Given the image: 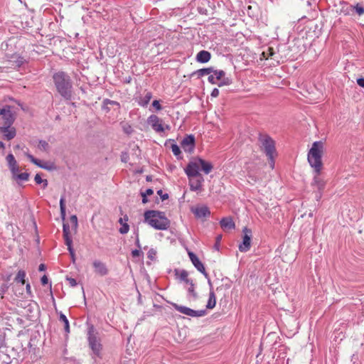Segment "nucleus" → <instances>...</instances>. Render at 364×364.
Returning a JSON list of instances; mask_svg holds the SVG:
<instances>
[{"instance_id":"1","label":"nucleus","mask_w":364,"mask_h":364,"mask_svg":"<svg viewBox=\"0 0 364 364\" xmlns=\"http://www.w3.org/2000/svg\"><path fill=\"white\" fill-rule=\"evenodd\" d=\"M323 150V141H316L313 143L307 154L308 162L311 167L314 168L315 173L311 185L316 188L318 191H323L326 185L325 181L319 176L323 167L321 159Z\"/></svg>"},{"instance_id":"2","label":"nucleus","mask_w":364,"mask_h":364,"mask_svg":"<svg viewBox=\"0 0 364 364\" xmlns=\"http://www.w3.org/2000/svg\"><path fill=\"white\" fill-rule=\"evenodd\" d=\"M53 80L60 96L66 100H70L73 89L70 76L64 71H58L53 75Z\"/></svg>"},{"instance_id":"3","label":"nucleus","mask_w":364,"mask_h":364,"mask_svg":"<svg viewBox=\"0 0 364 364\" xmlns=\"http://www.w3.org/2000/svg\"><path fill=\"white\" fill-rule=\"evenodd\" d=\"M144 223L149 224L156 230H167L170 226V220L166 218L164 212L149 210L145 211Z\"/></svg>"},{"instance_id":"4","label":"nucleus","mask_w":364,"mask_h":364,"mask_svg":"<svg viewBox=\"0 0 364 364\" xmlns=\"http://www.w3.org/2000/svg\"><path fill=\"white\" fill-rule=\"evenodd\" d=\"M87 340L89 346L91 348L92 353L95 355L100 356L102 349V346L98 336V333L95 331L93 325H90L88 327Z\"/></svg>"},{"instance_id":"5","label":"nucleus","mask_w":364,"mask_h":364,"mask_svg":"<svg viewBox=\"0 0 364 364\" xmlns=\"http://www.w3.org/2000/svg\"><path fill=\"white\" fill-rule=\"evenodd\" d=\"M261 147L266 156L274 155L276 152L275 141L268 135H261L259 138Z\"/></svg>"},{"instance_id":"6","label":"nucleus","mask_w":364,"mask_h":364,"mask_svg":"<svg viewBox=\"0 0 364 364\" xmlns=\"http://www.w3.org/2000/svg\"><path fill=\"white\" fill-rule=\"evenodd\" d=\"M173 308L178 311V312L185 314L186 316H189L191 317H202L206 315V310H193L189 307L178 305L177 304H172Z\"/></svg>"},{"instance_id":"7","label":"nucleus","mask_w":364,"mask_h":364,"mask_svg":"<svg viewBox=\"0 0 364 364\" xmlns=\"http://www.w3.org/2000/svg\"><path fill=\"white\" fill-rule=\"evenodd\" d=\"M242 232L244 234L242 242L239 245L238 248L241 252H246L250 250L251 247L252 230L245 227L242 230Z\"/></svg>"},{"instance_id":"8","label":"nucleus","mask_w":364,"mask_h":364,"mask_svg":"<svg viewBox=\"0 0 364 364\" xmlns=\"http://www.w3.org/2000/svg\"><path fill=\"white\" fill-rule=\"evenodd\" d=\"M199 164L197 161L196 159L194 161H190L186 166V167L184 168V171L187 175L188 179L202 176L199 173Z\"/></svg>"},{"instance_id":"9","label":"nucleus","mask_w":364,"mask_h":364,"mask_svg":"<svg viewBox=\"0 0 364 364\" xmlns=\"http://www.w3.org/2000/svg\"><path fill=\"white\" fill-rule=\"evenodd\" d=\"M195 136L193 134L186 135L181 142V146L184 151L192 153L195 149Z\"/></svg>"},{"instance_id":"10","label":"nucleus","mask_w":364,"mask_h":364,"mask_svg":"<svg viewBox=\"0 0 364 364\" xmlns=\"http://www.w3.org/2000/svg\"><path fill=\"white\" fill-rule=\"evenodd\" d=\"M147 123L157 133L164 132L165 129L161 124V120L155 114L150 115L147 119Z\"/></svg>"},{"instance_id":"11","label":"nucleus","mask_w":364,"mask_h":364,"mask_svg":"<svg viewBox=\"0 0 364 364\" xmlns=\"http://www.w3.org/2000/svg\"><path fill=\"white\" fill-rule=\"evenodd\" d=\"M191 212L194 214L195 217L198 219L208 218L210 215L208 207L204 205L192 207Z\"/></svg>"},{"instance_id":"12","label":"nucleus","mask_w":364,"mask_h":364,"mask_svg":"<svg viewBox=\"0 0 364 364\" xmlns=\"http://www.w3.org/2000/svg\"><path fill=\"white\" fill-rule=\"evenodd\" d=\"M188 256L196 269L202 273L205 278H208V274L205 271L203 264L200 261L197 255L192 252H188Z\"/></svg>"},{"instance_id":"13","label":"nucleus","mask_w":364,"mask_h":364,"mask_svg":"<svg viewBox=\"0 0 364 364\" xmlns=\"http://www.w3.org/2000/svg\"><path fill=\"white\" fill-rule=\"evenodd\" d=\"M1 112V115L4 119V126H12L15 121V117L11 110L10 106H6Z\"/></svg>"},{"instance_id":"14","label":"nucleus","mask_w":364,"mask_h":364,"mask_svg":"<svg viewBox=\"0 0 364 364\" xmlns=\"http://www.w3.org/2000/svg\"><path fill=\"white\" fill-rule=\"evenodd\" d=\"M218 80L219 87L230 85L232 84V80L230 77H225V73L222 70H214L212 73Z\"/></svg>"},{"instance_id":"15","label":"nucleus","mask_w":364,"mask_h":364,"mask_svg":"<svg viewBox=\"0 0 364 364\" xmlns=\"http://www.w3.org/2000/svg\"><path fill=\"white\" fill-rule=\"evenodd\" d=\"M7 58L11 65L14 68L21 67L26 61L22 56L16 53L8 55Z\"/></svg>"},{"instance_id":"16","label":"nucleus","mask_w":364,"mask_h":364,"mask_svg":"<svg viewBox=\"0 0 364 364\" xmlns=\"http://www.w3.org/2000/svg\"><path fill=\"white\" fill-rule=\"evenodd\" d=\"M0 132L4 134V137L7 141L13 139L16 135V129L12 126L0 127Z\"/></svg>"},{"instance_id":"17","label":"nucleus","mask_w":364,"mask_h":364,"mask_svg":"<svg viewBox=\"0 0 364 364\" xmlns=\"http://www.w3.org/2000/svg\"><path fill=\"white\" fill-rule=\"evenodd\" d=\"M11 176L14 180H15L18 184L21 181H27L29 178L30 174L27 172L19 173V167L15 170V171H11Z\"/></svg>"},{"instance_id":"18","label":"nucleus","mask_w":364,"mask_h":364,"mask_svg":"<svg viewBox=\"0 0 364 364\" xmlns=\"http://www.w3.org/2000/svg\"><path fill=\"white\" fill-rule=\"evenodd\" d=\"M196 178V179H193V178L189 179L190 189L192 191H200L202 187V183L204 181L202 176H197Z\"/></svg>"},{"instance_id":"19","label":"nucleus","mask_w":364,"mask_h":364,"mask_svg":"<svg viewBox=\"0 0 364 364\" xmlns=\"http://www.w3.org/2000/svg\"><path fill=\"white\" fill-rule=\"evenodd\" d=\"M93 267L95 272L100 276H105L107 274L108 270L104 263L100 260H95L93 262Z\"/></svg>"},{"instance_id":"20","label":"nucleus","mask_w":364,"mask_h":364,"mask_svg":"<svg viewBox=\"0 0 364 364\" xmlns=\"http://www.w3.org/2000/svg\"><path fill=\"white\" fill-rule=\"evenodd\" d=\"M211 58V54L210 52L203 50L198 53L196 55V60L201 63H208Z\"/></svg>"},{"instance_id":"21","label":"nucleus","mask_w":364,"mask_h":364,"mask_svg":"<svg viewBox=\"0 0 364 364\" xmlns=\"http://www.w3.org/2000/svg\"><path fill=\"white\" fill-rule=\"evenodd\" d=\"M196 159L199 164V168L201 167L202 171L205 174H208L212 171L213 165L211 164V163L206 161L200 158H197Z\"/></svg>"},{"instance_id":"22","label":"nucleus","mask_w":364,"mask_h":364,"mask_svg":"<svg viewBox=\"0 0 364 364\" xmlns=\"http://www.w3.org/2000/svg\"><path fill=\"white\" fill-rule=\"evenodd\" d=\"M220 226L224 230H232L235 228V223L230 217L223 218L220 221Z\"/></svg>"},{"instance_id":"23","label":"nucleus","mask_w":364,"mask_h":364,"mask_svg":"<svg viewBox=\"0 0 364 364\" xmlns=\"http://www.w3.org/2000/svg\"><path fill=\"white\" fill-rule=\"evenodd\" d=\"M152 97V93L149 91H145L144 95L138 99V104L141 107H146Z\"/></svg>"},{"instance_id":"24","label":"nucleus","mask_w":364,"mask_h":364,"mask_svg":"<svg viewBox=\"0 0 364 364\" xmlns=\"http://www.w3.org/2000/svg\"><path fill=\"white\" fill-rule=\"evenodd\" d=\"M6 159L11 172L13 171H15V170L19 167L16 160L15 159L12 154H9Z\"/></svg>"},{"instance_id":"25","label":"nucleus","mask_w":364,"mask_h":364,"mask_svg":"<svg viewBox=\"0 0 364 364\" xmlns=\"http://www.w3.org/2000/svg\"><path fill=\"white\" fill-rule=\"evenodd\" d=\"M63 234L65 240V244L73 242L72 237L70 236V226L67 223H63Z\"/></svg>"},{"instance_id":"26","label":"nucleus","mask_w":364,"mask_h":364,"mask_svg":"<svg viewBox=\"0 0 364 364\" xmlns=\"http://www.w3.org/2000/svg\"><path fill=\"white\" fill-rule=\"evenodd\" d=\"M216 305V296L213 290L210 291L209 298L206 304V308L209 309H213Z\"/></svg>"},{"instance_id":"27","label":"nucleus","mask_w":364,"mask_h":364,"mask_svg":"<svg viewBox=\"0 0 364 364\" xmlns=\"http://www.w3.org/2000/svg\"><path fill=\"white\" fill-rule=\"evenodd\" d=\"M214 71L213 68H202L194 72L192 75H197L198 77L211 74Z\"/></svg>"},{"instance_id":"28","label":"nucleus","mask_w":364,"mask_h":364,"mask_svg":"<svg viewBox=\"0 0 364 364\" xmlns=\"http://www.w3.org/2000/svg\"><path fill=\"white\" fill-rule=\"evenodd\" d=\"M26 272L23 270H19L14 279L16 283H19L21 287H23L25 284Z\"/></svg>"},{"instance_id":"29","label":"nucleus","mask_w":364,"mask_h":364,"mask_svg":"<svg viewBox=\"0 0 364 364\" xmlns=\"http://www.w3.org/2000/svg\"><path fill=\"white\" fill-rule=\"evenodd\" d=\"M175 274L178 276V277L180 279V280L184 282L186 279H187L188 273L186 270L182 269H175Z\"/></svg>"},{"instance_id":"30","label":"nucleus","mask_w":364,"mask_h":364,"mask_svg":"<svg viewBox=\"0 0 364 364\" xmlns=\"http://www.w3.org/2000/svg\"><path fill=\"white\" fill-rule=\"evenodd\" d=\"M59 320L64 323V329L66 333L70 332L69 321L65 314L60 313Z\"/></svg>"},{"instance_id":"31","label":"nucleus","mask_w":364,"mask_h":364,"mask_svg":"<svg viewBox=\"0 0 364 364\" xmlns=\"http://www.w3.org/2000/svg\"><path fill=\"white\" fill-rule=\"evenodd\" d=\"M60 216L62 219L64 220L65 219V198L62 196L60 200Z\"/></svg>"},{"instance_id":"32","label":"nucleus","mask_w":364,"mask_h":364,"mask_svg":"<svg viewBox=\"0 0 364 364\" xmlns=\"http://www.w3.org/2000/svg\"><path fill=\"white\" fill-rule=\"evenodd\" d=\"M26 157L30 160L31 162L36 165L37 166L41 168L42 164L43 162H42L41 160L35 158L33 155L30 154H26Z\"/></svg>"},{"instance_id":"33","label":"nucleus","mask_w":364,"mask_h":364,"mask_svg":"<svg viewBox=\"0 0 364 364\" xmlns=\"http://www.w3.org/2000/svg\"><path fill=\"white\" fill-rule=\"evenodd\" d=\"M34 181L37 184L43 183V188L45 189L48 186V181L46 179L43 180L39 173L35 176Z\"/></svg>"},{"instance_id":"34","label":"nucleus","mask_w":364,"mask_h":364,"mask_svg":"<svg viewBox=\"0 0 364 364\" xmlns=\"http://www.w3.org/2000/svg\"><path fill=\"white\" fill-rule=\"evenodd\" d=\"M119 223L122 225V227L119 228V232L121 234H126L129 232V225L124 222L122 223V218H119Z\"/></svg>"},{"instance_id":"35","label":"nucleus","mask_w":364,"mask_h":364,"mask_svg":"<svg viewBox=\"0 0 364 364\" xmlns=\"http://www.w3.org/2000/svg\"><path fill=\"white\" fill-rule=\"evenodd\" d=\"M49 144L45 140H39L38 148L42 151H47L49 149Z\"/></svg>"},{"instance_id":"36","label":"nucleus","mask_w":364,"mask_h":364,"mask_svg":"<svg viewBox=\"0 0 364 364\" xmlns=\"http://www.w3.org/2000/svg\"><path fill=\"white\" fill-rule=\"evenodd\" d=\"M171 151L173 154L178 158L180 157L181 154L180 147L176 144H172L171 146Z\"/></svg>"},{"instance_id":"37","label":"nucleus","mask_w":364,"mask_h":364,"mask_svg":"<svg viewBox=\"0 0 364 364\" xmlns=\"http://www.w3.org/2000/svg\"><path fill=\"white\" fill-rule=\"evenodd\" d=\"M350 6L353 8V9L355 10V11L359 16L364 14V7L362 5L357 4L355 6Z\"/></svg>"},{"instance_id":"38","label":"nucleus","mask_w":364,"mask_h":364,"mask_svg":"<svg viewBox=\"0 0 364 364\" xmlns=\"http://www.w3.org/2000/svg\"><path fill=\"white\" fill-rule=\"evenodd\" d=\"M65 245L68 246V250L69 251L71 259H72L73 262H74L75 260V254L74 249L73 247V242L66 243Z\"/></svg>"},{"instance_id":"39","label":"nucleus","mask_w":364,"mask_h":364,"mask_svg":"<svg viewBox=\"0 0 364 364\" xmlns=\"http://www.w3.org/2000/svg\"><path fill=\"white\" fill-rule=\"evenodd\" d=\"M188 294L193 298V299H196L198 298V294L195 291V284H191L190 287L188 288Z\"/></svg>"},{"instance_id":"40","label":"nucleus","mask_w":364,"mask_h":364,"mask_svg":"<svg viewBox=\"0 0 364 364\" xmlns=\"http://www.w3.org/2000/svg\"><path fill=\"white\" fill-rule=\"evenodd\" d=\"M70 220L73 228H74L75 230H76L77 228V226H78L77 216L75 215H71Z\"/></svg>"},{"instance_id":"41","label":"nucleus","mask_w":364,"mask_h":364,"mask_svg":"<svg viewBox=\"0 0 364 364\" xmlns=\"http://www.w3.org/2000/svg\"><path fill=\"white\" fill-rule=\"evenodd\" d=\"M41 168H43L45 170H48V171H52L55 168V166H54L53 164L43 162V164H42Z\"/></svg>"},{"instance_id":"42","label":"nucleus","mask_w":364,"mask_h":364,"mask_svg":"<svg viewBox=\"0 0 364 364\" xmlns=\"http://www.w3.org/2000/svg\"><path fill=\"white\" fill-rule=\"evenodd\" d=\"M222 240V235H218L215 237V244L214 245V249L216 250H219L220 249V242Z\"/></svg>"},{"instance_id":"43","label":"nucleus","mask_w":364,"mask_h":364,"mask_svg":"<svg viewBox=\"0 0 364 364\" xmlns=\"http://www.w3.org/2000/svg\"><path fill=\"white\" fill-rule=\"evenodd\" d=\"M156 255V251L153 248L150 249L147 253L148 258H149L151 260H153L155 258Z\"/></svg>"},{"instance_id":"44","label":"nucleus","mask_w":364,"mask_h":364,"mask_svg":"<svg viewBox=\"0 0 364 364\" xmlns=\"http://www.w3.org/2000/svg\"><path fill=\"white\" fill-rule=\"evenodd\" d=\"M66 280L68 282L69 284L72 287H75L77 286V282L76 279L72 277H66Z\"/></svg>"},{"instance_id":"45","label":"nucleus","mask_w":364,"mask_h":364,"mask_svg":"<svg viewBox=\"0 0 364 364\" xmlns=\"http://www.w3.org/2000/svg\"><path fill=\"white\" fill-rule=\"evenodd\" d=\"M105 103L109 104V105H115L118 108H119V107H120L119 102L114 101V100H109V99H105Z\"/></svg>"},{"instance_id":"46","label":"nucleus","mask_w":364,"mask_h":364,"mask_svg":"<svg viewBox=\"0 0 364 364\" xmlns=\"http://www.w3.org/2000/svg\"><path fill=\"white\" fill-rule=\"evenodd\" d=\"M208 82L211 84H217L218 83V80L215 79V75L213 73L210 74L208 76Z\"/></svg>"},{"instance_id":"47","label":"nucleus","mask_w":364,"mask_h":364,"mask_svg":"<svg viewBox=\"0 0 364 364\" xmlns=\"http://www.w3.org/2000/svg\"><path fill=\"white\" fill-rule=\"evenodd\" d=\"M123 130L127 134H130L132 132V127L130 125H128V124H124L123 126Z\"/></svg>"},{"instance_id":"48","label":"nucleus","mask_w":364,"mask_h":364,"mask_svg":"<svg viewBox=\"0 0 364 364\" xmlns=\"http://www.w3.org/2000/svg\"><path fill=\"white\" fill-rule=\"evenodd\" d=\"M157 194L160 196L162 200H166L168 198V193H164L162 190H159L157 191Z\"/></svg>"},{"instance_id":"49","label":"nucleus","mask_w":364,"mask_h":364,"mask_svg":"<svg viewBox=\"0 0 364 364\" xmlns=\"http://www.w3.org/2000/svg\"><path fill=\"white\" fill-rule=\"evenodd\" d=\"M141 255H143V252L140 250V249L134 250L132 251V255L133 257H138Z\"/></svg>"},{"instance_id":"50","label":"nucleus","mask_w":364,"mask_h":364,"mask_svg":"<svg viewBox=\"0 0 364 364\" xmlns=\"http://www.w3.org/2000/svg\"><path fill=\"white\" fill-rule=\"evenodd\" d=\"M152 106L158 111L162 109L159 100H154L152 102Z\"/></svg>"},{"instance_id":"51","label":"nucleus","mask_w":364,"mask_h":364,"mask_svg":"<svg viewBox=\"0 0 364 364\" xmlns=\"http://www.w3.org/2000/svg\"><path fill=\"white\" fill-rule=\"evenodd\" d=\"M267 157L269 160V164L270 165V167L272 168H274V155H271V156H267Z\"/></svg>"},{"instance_id":"52","label":"nucleus","mask_w":364,"mask_h":364,"mask_svg":"<svg viewBox=\"0 0 364 364\" xmlns=\"http://www.w3.org/2000/svg\"><path fill=\"white\" fill-rule=\"evenodd\" d=\"M219 90L218 88H214L212 92H211V94L210 95L213 97H217L218 95H219Z\"/></svg>"},{"instance_id":"53","label":"nucleus","mask_w":364,"mask_h":364,"mask_svg":"<svg viewBox=\"0 0 364 364\" xmlns=\"http://www.w3.org/2000/svg\"><path fill=\"white\" fill-rule=\"evenodd\" d=\"M109 104L105 103V100H103L102 109L105 110L107 113L110 111V108L109 107Z\"/></svg>"},{"instance_id":"54","label":"nucleus","mask_w":364,"mask_h":364,"mask_svg":"<svg viewBox=\"0 0 364 364\" xmlns=\"http://www.w3.org/2000/svg\"><path fill=\"white\" fill-rule=\"evenodd\" d=\"M41 284H42L43 285H46V284H47L48 283V277H47V276H46V275H43V276L41 277Z\"/></svg>"},{"instance_id":"55","label":"nucleus","mask_w":364,"mask_h":364,"mask_svg":"<svg viewBox=\"0 0 364 364\" xmlns=\"http://www.w3.org/2000/svg\"><path fill=\"white\" fill-rule=\"evenodd\" d=\"M357 83L361 87H364V77H360L357 79Z\"/></svg>"},{"instance_id":"56","label":"nucleus","mask_w":364,"mask_h":364,"mask_svg":"<svg viewBox=\"0 0 364 364\" xmlns=\"http://www.w3.org/2000/svg\"><path fill=\"white\" fill-rule=\"evenodd\" d=\"M322 191H318L317 192H316L315 197H316L317 201H319L320 199L321 198V197H322Z\"/></svg>"},{"instance_id":"57","label":"nucleus","mask_w":364,"mask_h":364,"mask_svg":"<svg viewBox=\"0 0 364 364\" xmlns=\"http://www.w3.org/2000/svg\"><path fill=\"white\" fill-rule=\"evenodd\" d=\"M141 196L142 197V203L144 204L148 202L147 196L142 192L141 193Z\"/></svg>"},{"instance_id":"58","label":"nucleus","mask_w":364,"mask_h":364,"mask_svg":"<svg viewBox=\"0 0 364 364\" xmlns=\"http://www.w3.org/2000/svg\"><path fill=\"white\" fill-rule=\"evenodd\" d=\"M5 345V340L2 335L0 334V349Z\"/></svg>"},{"instance_id":"59","label":"nucleus","mask_w":364,"mask_h":364,"mask_svg":"<svg viewBox=\"0 0 364 364\" xmlns=\"http://www.w3.org/2000/svg\"><path fill=\"white\" fill-rule=\"evenodd\" d=\"M142 193L146 194V196H151L154 193V191L151 188H148L146 190L145 192H142Z\"/></svg>"},{"instance_id":"60","label":"nucleus","mask_w":364,"mask_h":364,"mask_svg":"<svg viewBox=\"0 0 364 364\" xmlns=\"http://www.w3.org/2000/svg\"><path fill=\"white\" fill-rule=\"evenodd\" d=\"M26 292L28 295H31V287L29 283H28L26 286Z\"/></svg>"},{"instance_id":"61","label":"nucleus","mask_w":364,"mask_h":364,"mask_svg":"<svg viewBox=\"0 0 364 364\" xmlns=\"http://www.w3.org/2000/svg\"><path fill=\"white\" fill-rule=\"evenodd\" d=\"M46 269V267L44 264H41L38 267V270L40 272H43V271H45Z\"/></svg>"},{"instance_id":"62","label":"nucleus","mask_w":364,"mask_h":364,"mask_svg":"<svg viewBox=\"0 0 364 364\" xmlns=\"http://www.w3.org/2000/svg\"><path fill=\"white\" fill-rule=\"evenodd\" d=\"M206 279H208V285H209V287H210V291L213 290V284H212L210 278L208 277V278H206Z\"/></svg>"},{"instance_id":"63","label":"nucleus","mask_w":364,"mask_h":364,"mask_svg":"<svg viewBox=\"0 0 364 364\" xmlns=\"http://www.w3.org/2000/svg\"><path fill=\"white\" fill-rule=\"evenodd\" d=\"M184 282H186V284H188L189 285H191V284H194L193 280L188 279V277L187 278V279H186L184 281Z\"/></svg>"},{"instance_id":"64","label":"nucleus","mask_w":364,"mask_h":364,"mask_svg":"<svg viewBox=\"0 0 364 364\" xmlns=\"http://www.w3.org/2000/svg\"><path fill=\"white\" fill-rule=\"evenodd\" d=\"M136 245L137 246V247L139 249H141V245H140L138 236L136 237Z\"/></svg>"}]
</instances>
